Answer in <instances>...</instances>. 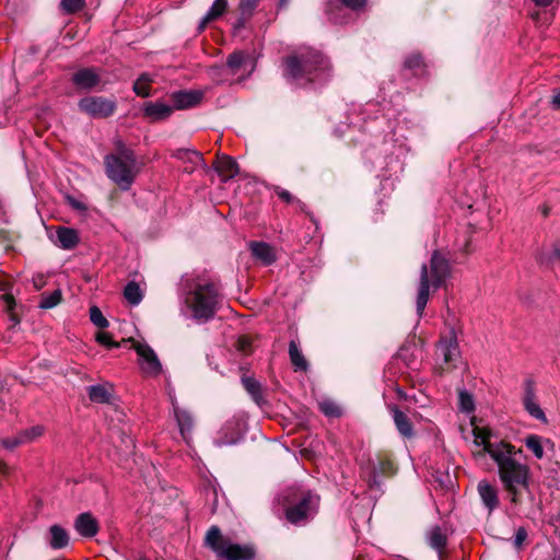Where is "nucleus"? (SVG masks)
I'll return each mask as SVG.
<instances>
[{"mask_svg": "<svg viewBox=\"0 0 560 560\" xmlns=\"http://www.w3.org/2000/svg\"><path fill=\"white\" fill-rule=\"evenodd\" d=\"M22 439L18 433L15 436L5 438L0 440V445L7 450H14L15 447L23 445Z\"/></svg>", "mask_w": 560, "mask_h": 560, "instance_id": "09e8293b", "label": "nucleus"}, {"mask_svg": "<svg viewBox=\"0 0 560 560\" xmlns=\"http://www.w3.org/2000/svg\"><path fill=\"white\" fill-rule=\"evenodd\" d=\"M88 395L92 402L107 404L112 398V387L107 385H92L88 387Z\"/></svg>", "mask_w": 560, "mask_h": 560, "instance_id": "a878e982", "label": "nucleus"}, {"mask_svg": "<svg viewBox=\"0 0 560 560\" xmlns=\"http://www.w3.org/2000/svg\"><path fill=\"white\" fill-rule=\"evenodd\" d=\"M450 276V264L438 252H434L430 266L425 264L421 267L420 282L416 299L417 314L421 317L423 315L425 305L430 296V288L434 291L443 285L446 278Z\"/></svg>", "mask_w": 560, "mask_h": 560, "instance_id": "39448f33", "label": "nucleus"}, {"mask_svg": "<svg viewBox=\"0 0 560 560\" xmlns=\"http://www.w3.org/2000/svg\"><path fill=\"white\" fill-rule=\"evenodd\" d=\"M388 410L393 416V420L399 434L406 439L415 435L413 425L408 416L396 405H388Z\"/></svg>", "mask_w": 560, "mask_h": 560, "instance_id": "6ab92c4d", "label": "nucleus"}, {"mask_svg": "<svg viewBox=\"0 0 560 560\" xmlns=\"http://www.w3.org/2000/svg\"><path fill=\"white\" fill-rule=\"evenodd\" d=\"M459 409L464 412H471L475 409V402L472 396L466 390H459L458 393Z\"/></svg>", "mask_w": 560, "mask_h": 560, "instance_id": "58836bf2", "label": "nucleus"}, {"mask_svg": "<svg viewBox=\"0 0 560 560\" xmlns=\"http://www.w3.org/2000/svg\"><path fill=\"white\" fill-rule=\"evenodd\" d=\"M0 290L5 291L7 290V284L5 283L0 284Z\"/></svg>", "mask_w": 560, "mask_h": 560, "instance_id": "13d9d810", "label": "nucleus"}, {"mask_svg": "<svg viewBox=\"0 0 560 560\" xmlns=\"http://www.w3.org/2000/svg\"><path fill=\"white\" fill-rule=\"evenodd\" d=\"M75 530L83 537L92 538L98 532V522L91 513H81L74 522Z\"/></svg>", "mask_w": 560, "mask_h": 560, "instance_id": "aec40b11", "label": "nucleus"}, {"mask_svg": "<svg viewBox=\"0 0 560 560\" xmlns=\"http://www.w3.org/2000/svg\"><path fill=\"white\" fill-rule=\"evenodd\" d=\"M527 538V532L524 527H520L516 533H515V537H514V545L515 547L520 548L523 542L525 541V539Z\"/></svg>", "mask_w": 560, "mask_h": 560, "instance_id": "8fccbe9b", "label": "nucleus"}, {"mask_svg": "<svg viewBox=\"0 0 560 560\" xmlns=\"http://www.w3.org/2000/svg\"><path fill=\"white\" fill-rule=\"evenodd\" d=\"M73 84L85 91L96 89L101 83V75L94 68H82L72 74Z\"/></svg>", "mask_w": 560, "mask_h": 560, "instance_id": "2eb2a0df", "label": "nucleus"}, {"mask_svg": "<svg viewBox=\"0 0 560 560\" xmlns=\"http://www.w3.org/2000/svg\"><path fill=\"white\" fill-rule=\"evenodd\" d=\"M143 116L151 122L166 120L173 113L174 107L163 102H147L143 104Z\"/></svg>", "mask_w": 560, "mask_h": 560, "instance_id": "dca6fc26", "label": "nucleus"}, {"mask_svg": "<svg viewBox=\"0 0 560 560\" xmlns=\"http://www.w3.org/2000/svg\"><path fill=\"white\" fill-rule=\"evenodd\" d=\"M205 546L214 552L218 560H254L256 557V550L252 545L233 542L215 525L208 529Z\"/></svg>", "mask_w": 560, "mask_h": 560, "instance_id": "0eeeda50", "label": "nucleus"}, {"mask_svg": "<svg viewBox=\"0 0 560 560\" xmlns=\"http://www.w3.org/2000/svg\"><path fill=\"white\" fill-rule=\"evenodd\" d=\"M522 450H516L511 443L500 441L498 446L490 451V457L497 464L498 476L513 504L521 502V495L524 490H528L530 482V468L527 464L516 459V454Z\"/></svg>", "mask_w": 560, "mask_h": 560, "instance_id": "f257e3e1", "label": "nucleus"}, {"mask_svg": "<svg viewBox=\"0 0 560 560\" xmlns=\"http://www.w3.org/2000/svg\"><path fill=\"white\" fill-rule=\"evenodd\" d=\"M44 433V428L42 425H35L30 429H25L19 432L22 442L24 444L31 443L35 441L37 438L42 436Z\"/></svg>", "mask_w": 560, "mask_h": 560, "instance_id": "e433bc0d", "label": "nucleus"}, {"mask_svg": "<svg viewBox=\"0 0 560 560\" xmlns=\"http://www.w3.org/2000/svg\"><path fill=\"white\" fill-rule=\"evenodd\" d=\"M48 544L52 549H62L69 544V535L60 525L49 527Z\"/></svg>", "mask_w": 560, "mask_h": 560, "instance_id": "393cba45", "label": "nucleus"}, {"mask_svg": "<svg viewBox=\"0 0 560 560\" xmlns=\"http://www.w3.org/2000/svg\"><path fill=\"white\" fill-rule=\"evenodd\" d=\"M438 352L443 357V361L448 368L455 366L460 353L454 329H451L446 335L442 336L438 345Z\"/></svg>", "mask_w": 560, "mask_h": 560, "instance_id": "9d476101", "label": "nucleus"}, {"mask_svg": "<svg viewBox=\"0 0 560 560\" xmlns=\"http://www.w3.org/2000/svg\"><path fill=\"white\" fill-rule=\"evenodd\" d=\"M252 254L264 265H271L276 260L273 248L265 242H250Z\"/></svg>", "mask_w": 560, "mask_h": 560, "instance_id": "b1692460", "label": "nucleus"}, {"mask_svg": "<svg viewBox=\"0 0 560 560\" xmlns=\"http://www.w3.org/2000/svg\"><path fill=\"white\" fill-rule=\"evenodd\" d=\"M175 156L183 161H188L192 165H197L202 162V155L197 151L180 149L177 150Z\"/></svg>", "mask_w": 560, "mask_h": 560, "instance_id": "4c0bfd02", "label": "nucleus"}, {"mask_svg": "<svg viewBox=\"0 0 560 560\" xmlns=\"http://www.w3.org/2000/svg\"><path fill=\"white\" fill-rule=\"evenodd\" d=\"M320 411L328 417H339L341 415V410L339 406L335 402L325 400L319 404Z\"/></svg>", "mask_w": 560, "mask_h": 560, "instance_id": "37998d69", "label": "nucleus"}, {"mask_svg": "<svg viewBox=\"0 0 560 560\" xmlns=\"http://www.w3.org/2000/svg\"><path fill=\"white\" fill-rule=\"evenodd\" d=\"M250 348V341L247 337H240L237 340V349L242 352H247Z\"/></svg>", "mask_w": 560, "mask_h": 560, "instance_id": "3c124183", "label": "nucleus"}, {"mask_svg": "<svg viewBox=\"0 0 560 560\" xmlns=\"http://www.w3.org/2000/svg\"><path fill=\"white\" fill-rule=\"evenodd\" d=\"M523 405L525 410L535 419L547 423V417L536 399L534 382L528 380L524 384Z\"/></svg>", "mask_w": 560, "mask_h": 560, "instance_id": "ddd939ff", "label": "nucleus"}, {"mask_svg": "<svg viewBox=\"0 0 560 560\" xmlns=\"http://www.w3.org/2000/svg\"><path fill=\"white\" fill-rule=\"evenodd\" d=\"M226 9H228L226 0H214L211 8L209 9L207 14L200 22V25H199L200 30H203L208 23L221 18L224 14V12L226 11Z\"/></svg>", "mask_w": 560, "mask_h": 560, "instance_id": "cd10ccee", "label": "nucleus"}, {"mask_svg": "<svg viewBox=\"0 0 560 560\" xmlns=\"http://www.w3.org/2000/svg\"><path fill=\"white\" fill-rule=\"evenodd\" d=\"M259 0H241L240 1V10L243 20L248 19L254 9L258 5Z\"/></svg>", "mask_w": 560, "mask_h": 560, "instance_id": "49530a36", "label": "nucleus"}, {"mask_svg": "<svg viewBox=\"0 0 560 560\" xmlns=\"http://www.w3.org/2000/svg\"><path fill=\"white\" fill-rule=\"evenodd\" d=\"M79 109L93 118H107L112 116L117 104L114 98L104 96H85L78 103Z\"/></svg>", "mask_w": 560, "mask_h": 560, "instance_id": "6e6552de", "label": "nucleus"}, {"mask_svg": "<svg viewBox=\"0 0 560 560\" xmlns=\"http://www.w3.org/2000/svg\"><path fill=\"white\" fill-rule=\"evenodd\" d=\"M395 393H396L398 399H400V400H404V401L411 400V397L408 396L407 393L399 386L395 387Z\"/></svg>", "mask_w": 560, "mask_h": 560, "instance_id": "603ef678", "label": "nucleus"}, {"mask_svg": "<svg viewBox=\"0 0 560 560\" xmlns=\"http://www.w3.org/2000/svg\"><path fill=\"white\" fill-rule=\"evenodd\" d=\"M429 545L435 549L442 559V552L446 546L447 537L439 526H434L428 533Z\"/></svg>", "mask_w": 560, "mask_h": 560, "instance_id": "c85d7f7f", "label": "nucleus"}, {"mask_svg": "<svg viewBox=\"0 0 560 560\" xmlns=\"http://www.w3.org/2000/svg\"><path fill=\"white\" fill-rule=\"evenodd\" d=\"M552 104L556 108H560V91L553 95Z\"/></svg>", "mask_w": 560, "mask_h": 560, "instance_id": "5fc2aeb1", "label": "nucleus"}, {"mask_svg": "<svg viewBox=\"0 0 560 560\" xmlns=\"http://www.w3.org/2000/svg\"><path fill=\"white\" fill-rule=\"evenodd\" d=\"M174 416L183 440L187 445H190L192 441V429L195 425L192 415L188 410L174 405Z\"/></svg>", "mask_w": 560, "mask_h": 560, "instance_id": "f3484780", "label": "nucleus"}, {"mask_svg": "<svg viewBox=\"0 0 560 560\" xmlns=\"http://www.w3.org/2000/svg\"><path fill=\"white\" fill-rule=\"evenodd\" d=\"M214 167L224 182L233 178L238 173V166L236 162L228 155L218 156L214 163Z\"/></svg>", "mask_w": 560, "mask_h": 560, "instance_id": "412c9836", "label": "nucleus"}, {"mask_svg": "<svg viewBox=\"0 0 560 560\" xmlns=\"http://www.w3.org/2000/svg\"><path fill=\"white\" fill-rule=\"evenodd\" d=\"M275 194L284 202L296 203L301 208V210H304L305 205L301 200H299L294 196H292L290 191H288L281 187H276Z\"/></svg>", "mask_w": 560, "mask_h": 560, "instance_id": "a19ab883", "label": "nucleus"}, {"mask_svg": "<svg viewBox=\"0 0 560 560\" xmlns=\"http://www.w3.org/2000/svg\"><path fill=\"white\" fill-rule=\"evenodd\" d=\"M90 319L98 328H106L108 326V320L97 306L90 308Z\"/></svg>", "mask_w": 560, "mask_h": 560, "instance_id": "ea45409f", "label": "nucleus"}, {"mask_svg": "<svg viewBox=\"0 0 560 560\" xmlns=\"http://www.w3.org/2000/svg\"><path fill=\"white\" fill-rule=\"evenodd\" d=\"M174 110H184L199 105L203 98L200 90H179L170 95Z\"/></svg>", "mask_w": 560, "mask_h": 560, "instance_id": "9b49d317", "label": "nucleus"}, {"mask_svg": "<svg viewBox=\"0 0 560 560\" xmlns=\"http://www.w3.org/2000/svg\"><path fill=\"white\" fill-rule=\"evenodd\" d=\"M55 242L63 249H72L79 243V234L74 229L59 226L56 231Z\"/></svg>", "mask_w": 560, "mask_h": 560, "instance_id": "4be33fe9", "label": "nucleus"}, {"mask_svg": "<svg viewBox=\"0 0 560 560\" xmlns=\"http://www.w3.org/2000/svg\"><path fill=\"white\" fill-rule=\"evenodd\" d=\"M186 304L192 310L198 319L213 317L219 304V292L213 282L200 276H189L183 279Z\"/></svg>", "mask_w": 560, "mask_h": 560, "instance_id": "7ed1b4c3", "label": "nucleus"}, {"mask_svg": "<svg viewBox=\"0 0 560 560\" xmlns=\"http://www.w3.org/2000/svg\"><path fill=\"white\" fill-rule=\"evenodd\" d=\"M406 69L412 70L415 74H421L423 68V60L419 54H411L404 62Z\"/></svg>", "mask_w": 560, "mask_h": 560, "instance_id": "c9c22d12", "label": "nucleus"}, {"mask_svg": "<svg viewBox=\"0 0 560 560\" xmlns=\"http://www.w3.org/2000/svg\"><path fill=\"white\" fill-rule=\"evenodd\" d=\"M246 58L247 56L243 51H235L229 56L226 63L231 69L237 70L243 66Z\"/></svg>", "mask_w": 560, "mask_h": 560, "instance_id": "79ce46f5", "label": "nucleus"}, {"mask_svg": "<svg viewBox=\"0 0 560 560\" xmlns=\"http://www.w3.org/2000/svg\"><path fill=\"white\" fill-rule=\"evenodd\" d=\"M242 383L246 392L252 396L253 400L257 405L261 406L265 402V399L262 397L260 383L250 376H244L242 378Z\"/></svg>", "mask_w": 560, "mask_h": 560, "instance_id": "c756f323", "label": "nucleus"}, {"mask_svg": "<svg viewBox=\"0 0 560 560\" xmlns=\"http://www.w3.org/2000/svg\"><path fill=\"white\" fill-rule=\"evenodd\" d=\"M1 300L4 304V311L8 313L9 320L11 322L12 327L19 325L20 318L14 312L16 305L14 296L10 293H4L1 296Z\"/></svg>", "mask_w": 560, "mask_h": 560, "instance_id": "72a5a7b5", "label": "nucleus"}, {"mask_svg": "<svg viewBox=\"0 0 560 560\" xmlns=\"http://www.w3.org/2000/svg\"><path fill=\"white\" fill-rule=\"evenodd\" d=\"M243 423L240 419L228 420L218 433L215 444L218 446L235 444L242 435Z\"/></svg>", "mask_w": 560, "mask_h": 560, "instance_id": "f8f14e48", "label": "nucleus"}, {"mask_svg": "<svg viewBox=\"0 0 560 560\" xmlns=\"http://www.w3.org/2000/svg\"><path fill=\"white\" fill-rule=\"evenodd\" d=\"M124 296L132 305H138L143 298L139 284L135 281H131L126 285Z\"/></svg>", "mask_w": 560, "mask_h": 560, "instance_id": "473e14b6", "label": "nucleus"}, {"mask_svg": "<svg viewBox=\"0 0 560 560\" xmlns=\"http://www.w3.org/2000/svg\"><path fill=\"white\" fill-rule=\"evenodd\" d=\"M472 435H474V443L477 446H482L481 450L474 452L475 458H481L485 457L486 454L490 455V451L494 448V446H498L500 442L492 443L490 441L492 436V431L487 427H478L475 425L472 429Z\"/></svg>", "mask_w": 560, "mask_h": 560, "instance_id": "4468645a", "label": "nucleus"}, {"mask_svg": "<svg viewBox=\"0 0 560 560\" xmlns=\"http://www.w3.org/2000/svg\"><path fill=\"white\" fill-rule=\"evenodd\" d=\"M105 173L122 190H128L139 172L137 159L132 150L120 141L117 151L104 158Z\"/></svg>", "mask_w": 560, "mask_h": 560, "instance_id": "20e7f679", "label": "nucleus"}, {"mask_svg": "<svg viewBox=\"0 0 560 560\" xmlns=\"http://www.w3.org/2000/svg\"><path fill=\"white\" fill-rule=\"evenodd\" d=\"M285 518L294 525H304L315 516L319 505V497L303 488H289L283 494Z\"/></svg>", "mask_w": 560, "mask_h": 560, "instance_id": "423d86ee", "label": "nucleus"}, {"mask_svg": "<svg viewBox=\"0 0 560 560\" xmlns=\"http://www.w3.org/2000/svg\"><path fill=\"white\" fill-rule=\"evenodd\" d=\"M62 293L61 290L57 289L50 293L44 292L40 296L39 307L40 308H52L61 302Z\"/></svg>", "mask_w": 560, "mask_h": 560, "instance_id": "f704fd0d", "label": "nucleus"}, {"mask_svg": "<svg viewBox=\"0 0 560 560\" xmlns=\"http://www.w3.org/2000/svg\"><path fill=\"white\" fill-rule=\"evenodd\" d=\"M85 0H61V8L67 13H74L83 9Z\"/></svg>", "mask_w": 560, "mask_h": 560, "instance_id": "a18cd8bd", "label": "nucleus"}, {"mask_svg": "<svg viewBox=\"0 0 560 560\" xmlns=\"http://www.w3.org/2000/svg\"><path fill=\"white\" fill-rule=\"evenodd\" d=\"M289 3V0H279V7L284 8Z\"/></svg>", "mask_w": 560, "mask_h": 560, "instance_id": "4d7b16f0", "label": "nucleus"}, {"mask_svg": "<svg viewBox=\"0 0 560 560\" xmlns=\"http://www.w3.org/2000/svg\"><path fill=\"white\" fill-rule=\"evenodd\" d=\"M95 339L98 343L107 347V348H118L119 342H116L112 339V335L106 331H98L95 336Z\"/></svg>", "mask_w": 560, "mask_h": 560, "instance_id": "de8ad7c7", "label": "nucleus"}, {"mask_svg": "<svg viewBox=\"0 0 560 560\" xmlns=\"http://www.w3.org/2000/svg\"><path fill=\"white\" fill-rule=\"evenodd\" d=\"M284 75L300 86L323 83L331 77V66L320 51L303 48L285 59Z\"/></svg>", "mask_w": 560, "mask_h": 560, "instance_id": "f03ea898", "label": "nucleus"}, {"mask_svg": "<svg viewBox=\"0 0 560 560\" xmlns=\"http://www.w3.org/2000/svg\"><path fill=\"white\" fill-rule=\"evenodd\" d=\"M524 444L537 459H541L545 455V446L553 447V443L549 439H545L537 434H529L524 439Z\"/></svg>", "mask_w": 560, "mask_h": 560, "instance_id": "5701e85b", "label": "nucleus"}, {"mask_svg": "<svg viewBox=\"0 0 560 560\" xmlns=\"http://www.w3.org/2000/svg\"><path fill=\"white\" fill-rule=\"evenodd\" d=\"M289 357L294 371L305 372L308 370V362L300 350L298 342L294 340H291L289 343Z\"/></svg>", "mask_w": 560, "mask_h": 560, "instance_id": "bb28decb", "label": "nucleus"}, {"mask_svg": "<svg viewBox=\"0 0 560 560\" xmlns=\"http://www.w3.org/2000/svg\"><path fill=\"white\" fill-rule=\"evenodd\" d=\"M540 262L553 265L560 262V245L555 243L541 252Z\"/></svg>", "mask_w": 560, "mask_h": 560, "instance_id": "2f4dec72", "label": "nucleus"}, {"mask_svg": "<svg viewBox=\"0 0 560 560\" xmlns=\"http://www.w3.org/2000/svg\"><path fill=\"white\" fill-rule=\"evenodd\" d=\"M336 2L354 11L363 9L366 4V0H335L329 3V10L336 5Z\"/></svg>", "mask_w": 560, "mask_h": 560, "instance_id": "c03bdc74", "label": "nucleus"}, {"mask_svg": "<svg viewBox=\"0 0 560 560\" xmlns=\"http://www.w3.org/2000/svg\"><path fill=\"white\" fill-rule=\"evenodd\" d=\"M153 79L148 73H142L133 83V92L141 97H148L151 94V83Z\"/></svg>", "mask_w": 560, "mask_h": 560, "instance_id": "7c9ffc66", "label": "nucleus"}, {"mask_svg": "<svg viewBox=\"0 0 560 560\" xmlns=\"http://www.w3.org/2000/svg\"><path fill=\"white\" fill-rule=\"evenodd\" d=\"M133 348L139 355L140 368L147 376L155 377L162 371L161 362L154 350L147 343L133 342Z\"/></svg>", "mask_w": 560, "mask_h": 560, "instance_id": "1a4fd4ad", "label": "nucleus"}, {"mask_svg": "<svg viewBox=\"0 0 560 560\" xmlns=\"http://www.w3.org/2000/svg\"><path fill=\"white\" fill-rule=\"evenodd\" d=\"M538 7H548L553 0H532Z\"/></svg>", "mask_w": 560, "mask_h": 560, "instance_id": "864d4df0", "label": "nucleus"}, {"mask_svg": "<svg viewBox=\"0 0 560 560\" xmlns=\"http://www.w3.org/2000/svg\"><path fill=\"white\" fill-rule=\"evenodd\" d=\"M8 470H9V467L7 466V464L3 463L2 460H0V476L7 475Z\"/></svg>", "mask_w": 560, "mask_h": 560, "instance_id": "6e6d98bb", "label": "nucleus"}, {"mask_svg": "<svg viewBox=\"0 0 560 560\" xmlns=\"http://www.w3.org/2000/svg\"><path fill=\"white\" fill-rule=\"evenodd\" d=\"M477 490L482 504L488 509L489 513L499 508V491L495 486L491 485L487 480H481L477 486Z\"/></svg>", "mask_w": 560, "mask_h": 560, "instance_id": "a211bd4d", "label": "nucleus"}]
</instances>
